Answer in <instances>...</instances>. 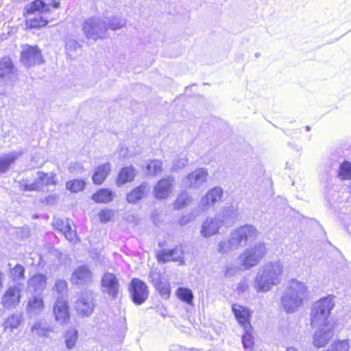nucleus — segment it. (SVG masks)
<instances>
[{"label":"nucleus","mask_w":351,"mask_h":351,"mask_svg":"<svg viewBox=\"0 0 351 351\" xmlns=\"http://www.w3.org/2000/svg\"><path fill=\"white\" fill-rule=\"evenodd\" d=\"M284 274V264L280 261H269L262 265L254 280L257 293H267L280 284Z\"/></svg>","instance_id":"obj_1"},{"label":"nucleus","mask_w":351,"mask_h":351,"mask_svg":"<svg viewBox=\"0 0 351 351\" xmlns=\"http://www.w3.org/2000/svg\"><path fill=\"white\" fill-rule=\"evenodd\" d=\"M258 234L259 232L254 226L245 224L237 227L230 232L227 240L219 242L217 252L222 254L230 253L247 245L249 242L256 239Z\"/></svg>","instance_id":"obj_2"},{"label":"nucleus","mask_w":351,"mask_h":351,"mask_svg":"<svg viewBox=\"0 0 351 351\" xmlns=\"http://www.w3.org/2000/svg\"><path fill=\"white\" fill-rule=\"evenodd\" d=\"M308 293L305 282L297 279L290 280L280 298V305L287 313L296 312L303 304Z\"/></svg>","instance_id":"obj_3"},{"label":"nucleus","mask_w":351,"mask_h":351,"mask_svg":"<svg viewBox=\"0 0 351 351\" xmlns=\"http://www.w3.org/2000/svg\"><path fill=\"white\" fill-rule=\"evenodd\" d=\"M335 306L334 296L328 295L316 302L311 314V325L313 328L326 324H334L329 320L331 310Z\"/></svg>","instance_id":"obj_4"},{"label":"nucleus","mask_w":351,"mask_h":351,"mask_svg":"<svg viewBox=\"0 0 351 351\" xmlns=\"http://www.w3.org/2000/svg\"><path fill=\"white\" fill-rule=\"evenodd\" d=\"M267 253L266 244L263 241H258L245 249L239 255L238 260L245 269H250L258 265Z\"/></svg>","instance_id":"obj_5"},{"label":"nucleus","mask_w":351,"mask_h":351,"mask_svg":"<svg viewBox=\"0 0 351 351\" xmlns=\"http://www.w3.org/2000/svg\"><path fill=\"white\" fill-rule=\"evenodd\" d=\"M58 183V178L56 173H45L41 171L36 173L34 181L23 179L19 181V188L24 191H33L43 190L49 185H56Z\"/></svg>","instance_id":"obj_6"},{"label":"nucleus","mask_w":351,"mask_h":351,"mask_svg":"<svg viewBox=\"0 0 351 351\" xmlns=\"http://www.w3.org/2000/svg\"><path fill=\"white\" fill-rule=\"evenodd\" d=\"M119 277L111 272H106L101 280V291L112 299H116L120 291Z\"/></svg>","instance_id":"obj_7"},{"label":"nucleus","mask_w":351,"mask_h":351,"mask_svg":"<svg viewBox=\"0 0 351 351\" xmlns=\"http://www.w3.org/2000/svg\"><path fill=\"white\" fill-rule=\"evenodd\" d=\"M107 25L99 19H89L83 25V31L88 39L96 40L102 38L106 32Z\"/></svg>","instance_id":"obj_8"},{"label":"nucleus","mask_w":351,"mask_h":351,"mask_svg":"<svg viewBox=\"0 0 351 351\" xmlns=\"http://www.w3.org/2000/svg\"><path fill=\"white\" fill-rule=\"evenodd\" d=\"M75 308L81 316L89 317L95 309L93 293L90 292L81 293L75 302Z\"/></svg>","instance_id":"obj_9"},{"label":"nucleus","mask_w":351,"mask_h":351,"mask_svg":"<svg viewBox=\"0 0 351 351\" xmlns=\"http://www.w3.org/2000/svg\"><path fill=\"white\" fill-rule=\"evenodd\" d=\"M317 327L318 328L314 333L313 344L316 348H322L334 336L335 324H326Z\"/></svg>","instance_id":"obj_10"},{"label":"nucleus","mask_w":351,"mask_h":351,"mask_svg":"<svg viewBox=\"0 0 351 351\" xmlns=\"http://www.w3.org/2000/svg\"><path fill=\"white\" fill-rule=\"evenodd\" d=\"M208 173L205 168H198L190 173L182 180L186 188L197 189L207 181Z\"/></svg>","instance_id":"obj_11"},{"label":"nucleus","mask_w":351,"mask_h":351,"mask_svg":"<svg viewBox=\"0 0 351 351\" xmlns=\"http://www.w3.org/2000/svg\"><path fill=\"white\" fill-rule=\"evenodd\" d=\"M174 186L175 179L173 177L168 176L161 179L154 187L153 194L154 197L158 199L168 198L173 194Z\"/></svg>","instance_id":"obj_12"},{"label":"nucleus","mask_w":351,"mask_h":351,"mask_svg":"<svg viewBox=\"0 0 351 351\" xmlns=\"http://www.w3.org/2000/svg\"><path fill=\"white\" fill-rule=\"evenodd\" d=\"M130 292L132 300L136 304L144 303L149 295L147 285L138 278H134L132 280L130 287Z\"/></svg>","instance_id":"obj_13"},{"label":"nucleus","mask_w":351,"mask_h":351,"mask_svg":"<svg viewBox=\"0 0 351 351\" xmlns=\"http://www.w3.org/2000/svg\"><path fill=\"white\" fill-rule=\"evenodd\" d=\"M223 191L221 187L216 186L210 189L203 195L199 203L198 208L201 211H206L213 207L217 202L221 200L223 197Z\"/></svg>","instance_id":"obj_14"},{"label":"nucleus","mask_w":351,"mask_h":351,"mask_svg":"<svg viewBox=\"0 0 351 351\" xmlns=\"http://www.w3.org/2000/svg\"><path fill=\"white\" fill-rule=\"evenodd\" d=\"M60 7V2L56 0H36L27 5L25 8V13L32 14L35 12L45 13L51 11L52 9H56Z\"/></svg>","instance_id":"obj_15"},{"label":"nucleus","mask_w":351,"mask_h":351,"mask_svg":"<svg viewBox=\"0 0 351 351\" xmlns=\"http://www.w3.org/2000/svg\"><path fill=\"white\" fill-rule=\"evenodd\" d=\"M223 225V219L219 217H207L202 224L200 234L204 238L211 237L218 234Z\"/></svg>","instance_id":"obj_16"},{"label":"nucleus","mask_w":351,"mask_h":351,"mask_svg":"<svg viewBox=\"0 0 351 351\" xmlns=\"http://www.w3.org/2000/svg\"><path fill=\"white\" fill-rule=\"evenodd\" d=\"M53 314L57 323L60 325L67 324L70 321L68 302L62 298L57 299L53 306Z\"/></svg>","instance_id":"obj_17"},{"label":"nucleus","mask_w":351,"mask_h":351,"mask_svg":"<svg viewBox=\"0 0 351 351\" xmlns=\"http://www.w3.org/2000/svg\"><path fill=\"white\" fill-rule=\"evenodd\" d=\"M43 62L40 50L36 47L25 46L21 52V62L27 67Z\"/></svg>","instance_id":"obj_18"},{"label":"nucleus","mask_w":351,"mask_h":351,"mask_svg":"<svg viewBox=\"0 0 351 351\" xmlns=\"http://www.w3.org/2000/svg\"><path fill=\"white\" fill-rule=\"evenodd\" d=\"M0 78L11 82H15L18 78L17 69L9 57H3L0 60Z\"/></svg>","instance_id":"obj_19"},{"label":"nucleus","mask_w":351,"mask_h":351,"mask_svg":"<svg viewBox=\"0 0 351 351\" xmlns=\"http://www.w3.org/2000/svg\"><path fill=\"white\" fill-rule=\"evenodd\" d=\"M70 280L76 285H88L93 280V273L88 266L81 265L73 271Z\"/></svg>","instance_id":"obj_20"},{"label":"nucleus","mask_w":351,"mask_h":351,"mask_svg":"<svg viewBox=\"0 0 351 351\" xmlns=\"http://www.w3.org/2000/svg\"><path fill=\"white\" fill-rule=\"evenodd\" d=\"M53 332V327L45 319H38L30 324V332L36 338H49Z\"/></svg>","instance_id":"obj_21"},{"label":"nucleus","mask_w":351,"mask_h":351,"mask_svg":"<svg viewBox=\"0 0 351 351\" xmlns=\"http://www.w3.org/2000/svg\"><path fill=\"white\" fill-rule=\"evenodd\" d=\"M21 292L19 287H10L1 298L2 305L6 308L16 307L21 302Z\"/></svg>","instance_id":"obj_22"},{"label":"nucleus","mask_w":351,"mask_h":351,"mask_svg":"<svg viewBox=\"0 0 351 351\" xmlns=\"http://www.w3.org/2000/svg\"><path fill=\"white\" fill-rule=\"evenodd\" d=\"M53 227L62 232L65 238L71 242H75L77 239L75 230L71 229V221L68 219H55Z\"/></svg>","instance_id":"obj_23"},{"label":"nucleus","mask_w":351,"mask_h":351,"mask_svg":"<svg viewBox=\"0 0 351 351\" xmlns=\"http://www.w3.org/2000/svg\"><path fill=\"white\" fill-rule=\"evenodd\" d=\"M45 309V303L41 294L32 295L29 298L26 311L31 315H39Z\"/></svg>","instance_id":"obj_24"},{"label":"nucleus","mask_w":351,"mask_h":351,"mask_svg":"<svg viewBox=\"0 0 351 351\" xmlns=\"http://www.w3.org/2000/svg\"><path fill=\"white\" fill-rule=\"evenodd\" d=\"M149 278L152 279V282L159 292L160 295L164 299H168L171 294L169 282L165 278H159L157 274L153 271L150 273Z\"/></svg>","instance_id":"obj_25"},{"label":"nucleus","mask_w":351,"mask_h":351,"mask_svg":"<svg viewBox=\"0 0 351 351\" xmlns=\"http://www.w3.org/2000/svg\"><path fill=\"white\" fill-rule=\"evenodd\" d=\"M47 285V276L43 274H36L27 281V290L32 293L42 292Z\"/></svg>","instance_id":"obj_26"},{"label":"nucleus","mask_w":351,"mask_h":351,"mask_svg":"<svg viewBox=\"0 0 351 351\" xmlns=\"http://www.w3.org/2000/svg\"><path fill=\"white\" fill-rule=\"evenodd\" d=\"M149 190V184L147 182H143L127 193L126 200L130 204H135L142 199Z\"/></svg>","instance_id":"obj_27"},{"label":"nucleus","mask_w":351,"mask_h":351,"mask_svg":"<svg viewBox=\"0 0 351 351\" xmlns=\"http://www.w3.org/2000/svg\"><path fill=\"white\" fill-rule=\"evenodd\" d=\"M232 310L240 326L245 328L247 325H250V313L247 308L234 304L232 306Z\"/></svg>","instance_id":"obj_28"},{"label":"nucleus","mask_w":351,"mask_h":351,"mask_svg":"<svg viewBox=\"0 0 351 351\" xmlns=\"http://www.w3.org/2000/svg\"><path fill=\"white\" fill-rule=\"evenodd\" d=\"M23 154L22 151H14L0 157V173H6L10 166Z\"/></svg>","instance_id":"obj_29"},{"label":"nucleus","mask_w":351,"mask_h":351,"mask_svg":"<svg viewBox=\"0 0 351 351\" xmlns=\"http://www.w3.org/2000/svg\"><path fill=\"white\" fill-rule=\"evenodd\" d=\"M136 175V171L134 167H123L120 170L116 178V184L118 186H121L125 183L130 182L133 181Z\"/></svg>","instance_id":"obj_30"},{"label":"nucleus","mask_w":351,"mask_h":351,"mask_svg":"<svg viewBox=\"0 0 351 351\" xmlns=\"http://www.w3.org/2000/svg\"><path fill=\"white\" fill-rule=\"evenodd\" d=\"M23 323V316L20 313H14L8 316L4 321L3 326L5 330L12 332L17 330Z\"/></svg>","instance_id":"obj_31"},{"label":"nucleus","mask_w":351,"mask_h":351,"mask_svg":"<svg viewBox=\"0 0 351 351\" xmlns=\"http://www.w3.org/2000/svg\"><path fill=\"white\" fill-rule=\"evenodd\" d=\"M111 171V165L110 162L103 164L95 169L93 176V181L95 184H101L106 180L108 175Z\"/></svg>","instance_id":"obj_32"},{"label":"nucleus","mask_w":351,"mask_h":351,"mask_svg":"<svg viewBox=\"0 0 351 351\" xmlns=\"http://www.w3.org/2000/svg\"><path fill=\"white\" fill-rule=\"evenodd\" d=\"M114 194L108 189H100L97 191L92 197L93 201L97 203L106 204L113 200Z\"/></svg>","instance_id":"obj_33"},{"label":"nucleus","mask_w":351,"mask_h":351,"mask_svg":"<svg viewBox=\"0 0 351 351\" xmlns=\"http://www.w3.org/2000/svg\"><path fill=\"white\" fill-rule=\"evenodd\" d=\"M66 348L68 350H73L78 341V332L75 328L66 330L63 335Z\"/></svg>","instance_id":"obj_34"},{"label":"nucleus","mask_w":351,"mask_h":351,"mask_svg":"<svg viewBox=\"0 0 351 351\" xmlns=\"http://www.w3.org/2000/svg\"><path fill=\"white\" fill-rule=\"evenodd\" d=\"M244 334L242 337V343L245 350L248 351H252L254 346V337L252 335V328L251 325H247L245 328H243Z\"/></svg>","instance_id":"obj_35"},{"label":"nucleus","mask_w":351,"mask_h":351,"mask_svg":"<svg viewBox=\"0 0 351 351\" xmlns=\"http://www.w3.org/2000/svg\"><path fill=\"white\" fill-rule=\"evenodd\" d=\"M350 348V340L335 339L326 351H349Z\"/></svg>","instance_id":"obj_36"},{"label":"nucleus","mask_w":351,"mask_h":351,"mask_svg":"<svg viewBox=\"0 0 351 351\" xmlns=\"http://www.w3.org/2000/svg\"><path fill=\"white\" fill-rule=\"evenodd\" d=\"M47 23V20L40 14L35 15L33 17H28L26 19V27L29 29L40 28L45 26Z\"/></svg>","instance_id":"obj_37"},{"label":"nucleus","mask_w":351,"mask_h":351,"mask_svg":"<svg viewBox=\"0 0 351 351\" xmlns=\"http://www.w3.org/2000/svg\"><path fill=\"white\" fill-rule=\"evenodd\" d=\"M176 294L178 298L182 302L189 305L193 304V294L191 289L185 287H180L176 290Z\"/></svg>","instance_id":"obj_38"},{"label":"nucleus","mask_w":351,"mask_h":351,"mask_svg":"<svg viewBox=\"0 0 351 351\" xmlns=\"http://www.w3.org/2000/svg\"><path fill=\"white\" fill-rule=\"evenodd\" d=\"M191 202V195L186 192H182L180 193L174 204L173 206L176 209H181L188 206Z\"/></svg>","instance_id":"obj_39"},{"label":"nucleus","mask_w":351,"mask_h":351,"mask_svg":"<svg viewBox=\"0 0 351 351\" xmlns=\"http://www.w3.org/2000/svg\"><path fill=\"white\" fill-rule=\"evenodd\" d=\"M147 173L149 175L156 176L162 172V162L159 160L150 161L147 165Z\"/></svg>","instance_id":"obj_40"},{"label":"nucleus","mask_w":351,"mask_h":351,"mask_svg":"<svg viewBox=\"0 0 351 351\" xmlns=\"http://www.w3.org/2000/svg\"><path fill=\"white\" fill-rule=\"evenodd\" d=\"M239 215V210L237 206L233 204H230L228 206H226L222 212V217L221 219H235Z\"/></svg>","instance_id":"obj_41"},{"label":"nucleus","mask_w":351,"mask_h":351,"mask_svg":"<svg viewBox=\"0 0 351 351\" xmlns=\"http://www.w3.org/2000/svg\"><path fill=\"white\" fill-rule=\"evenodd\" d=\"M85 182L82 180H73L66 184V189L73 193L82 191L85 186Z\"/></svg>","instance_id":"obj_42"},{"label":"nucleus","mask_w":351,"mask_h":351,"mask_svg":"<svg viewBox=\"0 0 351 351\" xmlns=\"http://www.w3.org/2000/svg\"><path fill=\"white\" fill-rule=\"evenodd\" d=\"M339 176L341 180H351V163L343 162L339 167Z\"/></svg>","instance_id":"obj_43"},{"label":"nucleus","mask_w":351,"mask_h":351,"mask_svg":"<svg viewBox=\"0 0 351 351\" xmlns=\"http://www.w3.org/2000/svg\"><path fill=\"white\" fill-rule=\"evenodd\" d=\"M10 276L14 280L23 279L25 277V268L21 265H15L10 270Z\"/></svg>","instance_id":"obj_44"},{"label":"nucleus","mask_w":351,"mask_h":351,"mask_svg":"<svg viewBox=\"0 0 351 351\" xmlns=\"http://www.w3.org/2000/svg\"><path fill=\"white\" fill-rule=\"evenodd\" d=\"M66 51L69 56H72L80 48V44L73 39H68L66 42Z\"/></svg>","instance_id":"obj_45"},{"label":"nucleus","mask_w":351,"mask_h":351,"mask_svg":"<svg viewBox=\"0 0 351 351\" xmlns=\"http://www.w3.org/2000/svg\"><path fill=\"white\" fill-rule=\"evenodd\" d=\"M188 163L189 159L186 156L179 158L173 162L171 171H178L182 169L188 165Z\"/></svg>","instance_id":"obj_46"},{"label":"nucleus","mask_w":351,"mask_h":351,"mask_svg":"<svg viewBox=\"0 0 351 351\" xmlns=\"http://www.w3.org/2000/svg\"><path fill=\"white\" fill-rule=\"evenodd\" d=\"M125 25V21L121 18L114 17L108 23L109 28L112 30L119 29L123 27Z\"/></svg>","instance_id":"obj_47"},{"label":"nucleus","mask_w":351,"mask_h":351,"mask_svg":"<svg viewBox=\"0 0 351 351\" xmlns=\"http://www.w3.org/2000/svg\"><path fill=\"white\" fill-rule=\"evenodd\" d=\"M113 215V211L109 209L101 210L98 214L99 221L101 223H107L110 221Z\"/></svg>","instance_id":"obj_48"},{"label":"nucleus","mask_w":351,"mask_h":351,"mask_svg":"<svg viewBox=\"0 0 351 351\" xmlns=\"http://www.w3.org/2000/svg\"><path fill=\"white\" fill-rule=\"evenodd\" d=\"M53 290L60 294H64L67 291V282L64 280H56Z\"/></svg>","instance_id":"obj_49"},{"label":"nucleus","mask_w":351,"mask_h":351,"mask_svg":"<svg viewBox=\"0 0 351 351\" xmlns=\"http://www.w3.org/2000/svg\"><path fill=\"white\" fill-rule=\"evenodd\" d=\"M169 251L172 257V261H179L180 263H183V253L181 248L176 247Z\"/></svg>","instance_id":"obj_50"},{"label":"nucleus","mask_w":351,"mask_h":351,"mask_svg":"<svg viewBox=\"0 0 351 351\" xmlns=\"http://www.w3.org/2000/svg\"><path fill=\"white\" fill-rule=\"evenodd\" d=\"M157 259L158 262L167 263L172 261V257L169 250H162L158 253Z\"/></svg>","instance_id":"obj_51"},{"label":"nucleus","mask_w":351,"mask_h":351,"mask_svg":"<svg viewBox=\"0 0 351 351\" xmlns=\"http://www.w3.org/2000/svg\"><path fill=\"white\" fill-rule=\"evenodd\" d=\"M69 171L71 173H82L84 171V168L80 163H72L69 167Z\"/></svg>","instance_id":"obj_52"},{"label":"nucleus","mask_w":351,"mask_h":351,"mask_svg":"<svg viewBox=\"0 0 351 351\" xmlns=\"http://www.w3.org/2000/svg\"><path fill=\"white\" fill-rule=\"evenodd\" d=\"M193 218L194 217L191 214H186L180 217V219H179V223L180 225L184 226L189 223L191 221H192Z\"/></svg>","instance_id":"obj_53"},{"label":"nucleus","mask_w":351,"mask_h":351,"mask_svg":"<svg viewBox=\"0 0 351 351\" xmlns=\"http://www.w3.org/2000/svg\"><path fill=\"white\" fill-rule=\"evenodd\" d=\"M285 351H298V350L295 347L290 346L287 348Z\"/></svg>","instance_id":"obj_54"}]
</instances>
